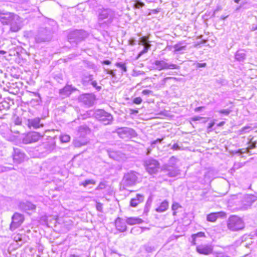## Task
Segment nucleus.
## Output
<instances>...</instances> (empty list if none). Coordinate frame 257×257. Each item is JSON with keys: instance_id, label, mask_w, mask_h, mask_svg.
Here are the masks:
<instances>
[{"instance_id": "9d476101", "label": "nucleus", "mask_w": 257, "mask_h": 257, "mask_svg": "<svg viewBox=\"0 0 257 257\" xmlns=\"http://www.w3.org/2000/svg\"><path fill=\"white\" fill-rule=\"evenodd\" d=\"M23 216L18 213L14 214L12 217V222L10 225V229L13 230L18 227L23 222Z\"/></svg>"}, {"instance_id": "7c9ffc66", "label": "nucleus", "mask_w": 257, "mask_h": 257, "mask_svg": "<svg viewBox=\"0 0 257 257\" xmlns=\"http://www.w3.org/2000/svg\"><path fill=\"white\" fill-rule=\"evenodd\" d=\"M144 5V3L139 1H135L133 2V6L135 8L139 9Z\"/></svg>"}, {"instance_id": "3c124183", "label": "nucleus", "mask_w": 257, "mask_h": 257, "mask_svg": "<svg viewBox=\"0 0 257 257\" xmlns=\"http://www.w3.org/2000/svg\"><path fill=\"white\" fill-rule=\"evenodd\" d=\"M201 118H202V117H200V116H195V117H193L192 119L193 121H197V120H200Z\"/></svg>"}, {"instance_id": "4c0bfd02", "label": "nucleus", "mask_w": 257, "mask_h": 257, "mask_svg": "<svg viewBox=\"0 0 257 257\" xmlns=\"http://www.w3.org/2000/svg\"><path fill=\"white\" fill-rule=\"evenodd\" d=\"M109 156L111 159H113L116 161L117 160V157H116V153L115 152H110L109 154Z\"/></svg>"}, {"instance_id": "1a4fd4ad", "label": "nucleus", "mask_w": 257, "mask_h": 257, "mask_svg": "<svg viewBox=\"0 0 257 257\" xmlns=\"http://www.w3.org/2000/svg\"><path fill=\"white\" fill-rule=\"evenodd\" d=\"M41 138L40 135L36 132L29 133L23 139V143L25 144L36 142Z\"/></svg>"}, {"instance_id": "13d9d810", "label": "nucleus", "mask_w": 257, "mask_h": 257, "mask_svg": "<svg viewBox=\"0 0 257 257\" xmlns=\"http://www.w3.org/2000/svg\"><path fill=\"white\" fill-rule=\"evenodd\" d=\"M81 156V154H78V155H77L76 156H74V157L72 159V161H73L74 159H75L76 158H78L79 157L80 159H81V158H80V157Z\"/></svg>"}, {"instance_id": "f8f14e48", "label": "nucleus", "mask_w": 257, "mask_h": 257, "mask_svg": "<svg viewBox=\"0 0 257 257\" xmlns=\"http://www.w3.org/2000/svg\"><path fill=\"white\" fill-rule=\"evenodd\" d=\"M145 166L147 172L150 174H153L158 171L159 164L158 162H145Z\"/></svg>"}, {"instance_id": "20e7f679", "label": "nucleus", "mask_w": 257, "mask_h": 257, "mask_svg": "<svg viewBox=\"0 0 257 257\" xmlns=\"http://www.w3.org/2000/svg\"><path fill=\"white\" fill-rule=\"evenodd\" d=\"M94 115L96 119L101 121L105 125L110 124L113 119V117L111 114L102 109L96 110Z\"/></svg>"}, {"instance_id": "49530a36", "label": "nucleus", "mask_w": 257, "mask_h": 257, "mask_svg": "<svg viewBox=\"0 0 257 257\" xmlns=\"http://www.w3.org/2000/svg\"><path fill=\"white\" fill-rule=\"evenodd\" d=\"M128 180V177L127 176H124L123 179L122 181V184H123L124 186L125 185V184L126 183V187H127V181Z\"/></svg>"}, {"instance_id": "423d86ee", "label": "nucleus", "mask_w": 257, "mask_h": 257, "mask_svg": "<svg viewBox=\"0 0 257 257\" xmlns=\"http://www.w3.org/2000/svg\"><path fill=\"white\" fill-rule=\"evenodd\" d=\"M156 69L160 71L164 69H178L179 66L176 64H169L164 60H156L154 62Z\"/></svg>"}, {"instance_id": "4d7b16f0", "label": "nucleus", "mask_w": 257, "mask_h": 257, "mask_svg": "<svg viewBox=\"0 0 257 257\" xmlns=\"http://www.w3.org/2000/svg\"><path fill=\"white\" fill-rule=\"evenodd\" d=\"M107 73L110 74L111 75H112L113 76L115 75L113 71L112 70H108L107 72Z\"/></svg>"}, {"instance_id": "4be33fe9", "label": "nucleus", "mask_w": 257, "mask_h": 257, "mask_svg": "<svg viewBox=\"0 0 257 257\" xmlns=\"http://www.w3.org/2000/svg\"><path fill=\"white\" fill-rule=\"evenodd\" d=\"M138 174L136 172H132L130 173V185L134 184L138 180Z\"/></svg>"}, {"instance_id": "c9c22d12", "label": "nucleus", "mask_w": 257, "mask_h": 257, "mask_svg": "<svg viewBox=\"0 0 257 257\" xmlns=\"http://www.w3.org/2000/svg\"><path fill=\"white\" fill-rule=\"evenodd\" d=\"M142 99L140 97H136L133 100L134 103H135L137 104H140L142 102Z\"/></svg>"}, {"instance_id": "8fccbe9b", "label": "nucleus", "mask_w": 257, "mask_h": 257, "mask_svg": "<svg viewBox=\"0 0 257 257\" xmlns=\"http://www.w3.org/2000/svg\"><path fill=\"white\" fill-rule=\"evenodd\" d=\"M191 237L192 238V241H191V243L193 245H195L196 244V237H194L193 236V234H192L191 235Z\"/></svg>"}, {"instance_id": "774afa93", "label": "nucleus", "mask_w": 257, "mask_h": 257, "mask_svg": "<svg viewBox=\"0 0 257 257\" xmlns=\"http://www.w3.org/2000/svg\"><path fill=\"white\" fill-rule=\"evenodd\" d=\"M89 77V80H91L92 79V75H90Z\"/></svg>"}, {"instance_id": "58836bf2", "label": "nucleus", "mask_w": 257, "mask_h": 257, "mask_svg": "<svg viewBox=\"0 0 257 257\" xmlns=\"http://www.w3.org/2000/svg\"><path fill=\"white\" fill-rule=\"evenodd\" d=\"M91 84L92 85L96 88V89L98 90V91H99L101 87L100 86H97V82L96 81H93L91 82Z\"/></svg>"}, {"instance_id": "cd10ccee", "label": "nucleus", "mask_w": 257, "mask_h": 257, "mask_svg": "<svg viewBox=\"0 0 257 257\" xmlns=\"http://www.w3.org/2000/svg\"><path fill=\"white\" fill-rule=\"evenodd\" d=\"M130 225L134 224H140L143 222V220L139 218L130 217Z\"/></svg>"}, {"instance_id": "0eeeda50", "label": "nucleus", "mask_w": 257, "mask_h": 257, "mask_svg": "<svg viewBox=\"0 0 257 257\" xmlns=\"http://www.w3.org/2000/svg\"><path fill=\"white\" fill-rule=\"evenodd\" d=\"M51 39V32L46 29H42L39 31L35 37V40L37 43L49 41Z\"/></svg>"}, {"instance_id": "2f4dec72", "label": "nucleus", "mask_w": 257, "mask_h": 257, "mask_svg": "<svg viewBox=\"0 0 257 257\" xmlns=\"http://www.w3.org/2000/svg\"><path fill=\"white\" fill-rule=\"evenodd\" d=\"M61 141L63 143H67L70 141V137L67 135H64L61 137Z\"/></svg>"}, {"instance_id": "de8ad7c7", "label": "nucleus", "mask_w": 257, "mask_h": 257, "mask_svg": "<svg viewBox=\"0 0 257 257\" xmlns=\"http://www.w3.org/2000/svg\"><path fill=\"white\" fill-rule=\"evenodd\" d=\"M14 240H15L16 241H21V240H22V238H21V235H19V234H17V235H16V236L14 237Z\"/></svg>"}, {"instance_id": "7ed1b4c3", "label": "nucleus", "mask_w": 257, "mask_h": 257, "mask_svg": "<svg viewBox=\"0 0 257 257\" xmlns=\"http://www.w3.org/2000/svg\"><path fill=\"white\" fill-rule=\"evenodd\" d=\"M88 36V33L83 30H75L68 35V41L72 44H77Z\"/></svg>"}, {"instance_id": "aec40b11", "label": "nucleus", "mask_w": 257, "mask_h": 257, "mask_svg": "<svg viewBox=\"0 0 257 257\" xmlns=\"http://www.w3.org/2000/svg\"><path fill=\"white\" fill-rule=\"evenodd\" d=\"M246 58V54L244 50L237 51L235 55V59L238 61H243Z\"/></svg>"}, {"instance_id": "2eb2a0df", "label": "nucleus", "mask_w": 257, "mask_h": 257, "mask_svg": "<svg viewBox=\"0 0 257 257\" xmlns=\"http://www.w3.org/2000/svg\"><path fill=\"white\" fill-rule=\"evenodd\" d=\"M40 121V118L39 117L29 119L28 120V125L30 128L33 127L34 128L37 129L43 126V124L41 123Z\"/></svg>"}, {"instance_id": "ddd939ff", "label": "nucleus", "mask_w": 257, "mask_h": 257, "mask_svg": "<svg viewBox=\"0 0 257 257\" xmlns=\"http://www.w3.org/2000/svg\"><path fill=\"white\" fill-rule=\"evenodd\" d=\"M12 156L14 161H23L27 159L24 152L19 148H14Z\"/></svg>"}, {"instance_id": "6e6552de", "label": "nucleus", "mask_w": 257, "mask_h": 257, "mask_svg": "<svg viewBox=\"0 0 257 257\" xmlns=\"http://www.w3.org/2000/svg\"><path fill=\"white\" fill-rule=\"evenodd\" d=\"M18 19V15L11 13H1L0 21L4 25L10 24L13 20Z\"/></svg>"}, {"instance_id": "052dcab7", "label": "nucleus", "mask_w": 257, "mask_h": 257, "mask_svg": "<svg viewBox=\"0 0 257 257\" xmlns=\"http://www.w3.org/2000/svg\"><path fill=\"white\" fill-rule=\"evenodd\" d=\"M214 123L211 122L209 124L208 128H211L212 127V126L214 125Z\"/></svg>"}, {"instance_id": "dca6fc26", "label": "nucleus", "mask_w": 257, "mask_h": 257, "mask_svg": "<svg viewBox=\"0 0 257 257\" xmlns=\"http://www.w3.org/2000/svg\"><path fill=\"white\" fill-rule=\"evenodd\" d=\"M225 216L226 213L222 211L211 213L207 215V220L210 222H214L218 217H225Z\"/></svg>"}, {"instance_id": "680f3d73", "label": "nucleus", "mask_w": 257, "mask_h": 257, "mask_svg": "<svg viewBox=\"0 0 257 257\" xmlns=\"http://www.w3.org/2000/svg\"><path fill=\"white\" fill-rule=\"evenodd\" d=\"M0 54H2V55H4V54H6V52L4 50H0Z\"/></svg>"}, {"instance_id": "6e6d98bb", "label": "nucleus", "mask_w": 257, "mask_h": 257, "mask_svg": "<svg viewBox=\"0 0 257 257\" xmlns=\"http://www.w3.org/2000/svg\"><path fill=\"white\" fill-rule=\"evenodd\" d=\"M204 108V107H202V106L197 107L195 109V111L196 112L199 111L201 110H202V108Z\"/></svg>"}, {"instance_id": "72a5a7b5", "label": "nucleus", "mask_w": 257, "mask_h": 257, "mask_svg": "<svg viewBox=\"0 0 257 257\" xmlns=\"http://www.w3.org/2000/svg\"><path fill=\"white\" fill-rule=\"evenodd\" d=\"M116 65L119 67L122 71H124V72H126L127 69H126V67L125 66V65L123 63H117L116 64Z\"/></svg>"}, {"instance_id": "c03bdc74", "label": "nucleus", "mask_w": 257, "mask_h": 257, "mask_svg": "<svg viewBox=\"0 0 257 257\" xmlns=\"http://www.w3.org/2000/svg\"><path fill=\"white\" fill-rule=\"evenodd\" d=\"M11 169L10 168H7L6 167H0V172H4L6 171H8Z\"/></svg>"}, {"instance_id": "bb28decb", "label": "nucleus", "mask_w": 257, "mask_h": 257, "mask_svg": "<svg viewBox=\"0 0 257 257\" xmlns=\"http://www.w3.org/2000/svg\"><path fill=\"white\" fill-rule=\"evenodd\" d=\"M72 91L73 89L72 87L71 86L67 85L64 87L62 89H61L60 90V93L64 95H69Z\"/></svg>"}, {"instance_id": "09e8293b", "label": "nucleus", "mask_w": 257, "mask_h": 257, "mask_svg": "<svg viewBox=\"0 0 257 257\" xmlns=\"http://www.w3.org/2000/svg\"><path fill=\"white\" fill-rule=\"evenodd\" d=\"M206 66V64L205 63H197V67L198 68L200 67H205Z\"/></svg>"}, {"instance_id": "603ef678", "label": "nucleus", "mask_w": 257, "mask_h": 257, "mask_svg": "<svg viewBox=\"0 0 257 257\" xmlns=\"http://www.w3.org/2000/svg\"><path fill=\"white\" fill-rule=\"evenodd\" d=\"M102 63L104 64H105V65H109L111 63V62L109 60H106L103 61Z\"/></svg>"}, {"instance_id": "f03ea898", "label": "nucleus", "mask_w": 257, "mask_h": 257, "mask_svg": "<svg viewBox=\"0 0 257 257\" xmlns=\"http://www.w3.org/2000/svg\"><path fill=\"white\" fill-rule=\"evenodd\" d=\"M227 227L232 231H237L244 227L242 219L236 215L230 216L227 221Z\"/></svg>"}, {"instance_id": "a19ab883", "label": "nucleus", "mask_w": 257, "mask_h": 257, "mask_svg": "<svg viewBox=\"0 0 257 257\" xmlns=\"http://www.w3.org/2000/svg\"><path fill=\"white\" fill-rule=\"evenodd\" d=\"M249 127L248 126H245L243 128H242L240 130V134H243L246 132H248V130L249 129Z\"/></svg>"}, {"instance_id": "a18cd8bd", "label": "nucleus", "mask_w": 257, "mask_h": 257, "mask_svg": "<svg viewBox=\"0 0 257 257\" xmlns=\"http://www.w3.org/2000/svg\"><path fill=\"white\" fill-rule=\"evenodd\" d=\"M96 208L97 210L99 211H102V205L100 203H97L96 204Z\"/></svg>"}, {"instance_id": "e2e57ef3", "label": "nucleus", "mask_w": 257, "mask_h": 257, "mask_svg": "<svg viewBox=\"0 0 257 257\" xmlns=\"http://www.w3.org/2000/svg\"><path fill=\"white\" fill-rule=\"evenodd\" d=\"M227 17H228V16H221V19H222V20H225V19H226Z\"/></svg>"}, {"instance_id": "39448f33", "label": "nucleus", "mask_w": 257, "mask_h": 257, "mask_svg": "<svg viewBox=\"0 0 257 257\" xmlns=\"http://www.w3.org/2000/svg\"><path fill=\"white\" fill-rule=\"evenodd\" d=\"M136 42H138L139 45L144 46V49L139 53L138 57L146 53L151 46V45L148 42V38L146 37L140 38L137 41L130 39V45H135Z\"/></svg>"}, {"instance_id": "c756f323", "label": "nucleus", "mask_w": 257, "mask_h": 257, "mask_svg": "<svg viewBox=\"0 0 257 257\" xmlns=\"http://www.w3.org/2000/svg\"><path fill=\"white\" fill-rule=\"evenodd\" d=\"M36 206L31 202H28L25 205V209L26 210H34Z\"/></svg>"}, {"instance_id": "69168bd1", "label": "nucleus", "mask_w": 257, "mask_h": 257, "mask_svg": "<svg viewBox=\"0 0 257 257\" xmlns=\"http://www.w3.org/2000/svg\"><path fill=\"white\" fill-rule=\"evenodd\" d=\"M252 30H257V25L256 26H254L253 25L252 26Z\"/></svg>"}, {"instance_id": "6ab92c4d", "label": "nucleus", "mask_w": 257, "mask_h": 257, "mask_svg": "<svg viewBox=\"0 0 257 257\" xmlns=\"http://www.w3.org/2000/svg\"><path fill=\"white\" fill-rule=\"evenodd\" d=\"M115 226L117 229L120 231H123L126 228L124 222L119 218H118L115 221Z\"/></svg>"}, {"instance_id": "a878e982", "label": "nucleus", "mask_w": 257, "mask_h": 257, "mask_svg": "<svg viewBox=\"0 0 257 257\" xmlns=\"http://www.w3.org/2000/svg\"><path fill=\"white\" fill-rule=\"evenodd\" d=\"M89 132V130L86 126H80L78 128V135L79 136H84Z\"/></svg>"}, {"instance_id": "79ce46f5", "label": "nucleus", "mask_w": 257, "mask_h": 257, "mask_svg": "<svg viewBox=\"0 0 257 257\" xmlns=\"http://www.w3.org/2000/svg\"><path fill=\"white\" fill-rule=\"evenodd\" d=\"M137 134L134 130L130 129V138L135 137Z\"/></svg>"}, {"instance_id": "e433bc0d", "label": "nucleus", "mask_w": 257, "mask_h": 257, "mask_svg": "<svg viewBox=\"0 0 257 257\" xmlns=\"http://www.w3.org/2000/svg\"><path fill=\"white\" fill-rule=\"evenodd\" d=\"M194 237H203L205 236V233L203 232H199L196 234H193Z\"/></svg>"}, {"instance_id": "0e129e2a", "label": "nucleus", "mask_w": 257, "mask_h": 257, "mask_svg": "<svg viewBox=\"0 0 257 257\" xmlns=\"http://www.w3.org/2000/svg\"><path fill=\"white\" fill-rule=\"evenodd\" d=\"M162 140H163V139H157L156 141H155L154 142V143L155 144V143H156L157 142H160H160H161V141H162Z\"/></svg>"}, {"instance_id": "5701e85b", "label": "nucleus", "mask_w": 257, "mask_h": 257, "mask_svg": "<svg viewBox=\"0 0 257 257\" xmlns=\"http://www.w3.org/2000/svg\"><path fill=\"white\" fill-rule=\"evenodd\" d=\"M80 100L83 102L86 105H90L92 103V100L89 95L84 94L82 95L80 98Z\"/></svg>"}, {"instance_id": "4468645a", "label": "nucleus", "mask_w": 257, "mask_h": 257, "mask_svg": "<svg viewBox=\"0 0 257 257\" xmlns=\"http://www.w3.org/2000/svg\"><path fill=\"white\" fill-rule=\"evenodd\" d=\"M10 30L12 32H18L22 28L21 21L20 17L18 16V19L13 20L10 24Z\"/></svg>"}, {"instance_id": "864d4df0", "label": "nucleus", "mask_w": 257, "mask_h": 257, "mask_svg": "<svg viewBox=\"0 0 257 257\" xmlns=\"http://www.w3.org/2000/svg\"><path fill=\"white\" fill-rule=\"evenodd\" d=\"M105 187V184L103 183H101L99 185V188L100 189H103Z\"/></svg>"}, {"instance_id": "ea45409f", "label": "nucleus", "mask_w": 257, "mask_h": 257, "mask_svg": "<svg viewBox=\"0 0 257 257\" xmlns=\"http://www.w3.org/2000/svg\"><path fill=\"white\" fill-rule=\"evenodd\" d=\"M180 207V206L179 205V203L175 202L172 204V209L173 210H176L178 209Z\"/></svg>"}, {"instance_id": "bf43d9fd", "label": "nucleus", "mask_w": 257, "mask_h": 257, "mask_svg": "<svg viewBox=\"0 0 257 257\" xmlns=\"http://www.w3.org/2000/svg\"><path fill=\"white\" fill-rule=\"evenodd\" d=\"M69 257H82V256L81 255H76V254H71L70 255V256Z\"/></svg>"}, {"instance_id": "f704fd0d", "label": "nucleus", "mask_w": 257, "mask_h": 257, "mask_svg": "<svg viewBox=\"0 0 257 257\" xmlns=\"http://www.w3.org/2000/svg\"><path fill=\"white\" fill-rule=\"evenodd\" d=\"M256 143L253 141V139H251L250 142L248 144V148L250 149H252L255 148Z\"/></svg>"}, {"instance_id": "473e14b6", "label": "nucleus", "mask_w": 257, "mask_h": 257, "mask_svg": "<svg viewBox=\"0 0 257 257\" xmlns=\"http://www.w3.org/2000/svg\"><path fill=\"white\" fill-rule=\"evenodd\" d=\"M172 149L174 150H182V144H175L172 146Z\"/></svg>"}, {"instance_id": "338daca9", "label": "nucleus", "mask_w": 257, "mask_h": 257, "mask_svg": "<svg viewBox=\"0 0 257 257\" xmlns=\"http://www.w3.org/2000/svg\"><path fill=\"white\" fill-rule=\"evenodd\" d=\"M148 92H149V91L146 90H145L143 91V93L144 94H147L148 93Z\"/></svg>"}, {"instance_id": "b1692460", "label": "nucleus", "mask_w": 257, "mask_h": 257, "mask_svg": "<svg viewBox=\"0 0 257 257\" xmlns=\"http://www.w3.org/2000/svg\"><path fill=\"white\" fill-rule=\"evenodd\" d=\"M173 48H174V52L175 53H176V52H181V53L182 51L186 50V46L183 45L181 43H179L178 44L175 45L173 46Z\"/></svg>"}, {"instance_id": "c85d7f7f", "label": "nucleus", "mask_w": 257, "mask_h": 257, "mask_svg": "<svg viewBox=\"0 0 257 257\" xmlns=\"http://www.w3.org/2000/svg\"><path fill=\"white\" fill-rule=\"evenodd\" d=\"M95 184V181L92 179L86 180L84 182L81 183L80 185L83 186L84 187H86L89 185H94Z\"/></svg>"}, {"instance_id": "37998d69", "label": "nucleus", "mask_w": 257, "mask_h": 257, "mask_svg": "<svg viewBox=\"0 0 257 257\" xmlns=\"http://www.w3.org/2000/svg\"><path fill=\"white\" fill-rule=\"evenodd\" d=\"M230 112V110L228 109H223L219 111V113L222 114H225V115H228Z\"/></svg>"}, {"instance_id": "a211bd4d", "label": "nucleus", "mask_w": 257, "mask_h": 257, "mask_svg": "<svg viewBox=\"0 0 257 257\" xmlns=\"http://www.w3.org/2000/svg\"><path fill=\"white\" fill-rule=\"evenodd\" d=\"M144 200V196L141 194H138L135 198H132L130 205L132 207H136L139 204L143 202Z\"/></svg>"}, {"instance_id": "412c9836", "label": "nucleus", "mask_w": 257, "mask_h": 257, "mask_svg": "<svg viewBox=\"0 0 257 257\" xmlns=\"http://www.w3.org/2000/svg\"><path fill=\"white\" fill-rule=\"evenodd\" d=\"M117 133L119 137L122 139H125L128 136V130L126 127L118 128Z\"/></svg>"}, {"instance_id": "393cba45", "label": "nucleus", "mask_w": 257, "mask_h": 257, "mask_svg": "<svg viewBox=\"0 0 257 257\" xmlns=\"http://www.w3.org/2000/svg\"><path fill=\"white\" fill-rule=\"evenodd\" d=\"M168 208V202L167 201H164L162 202L160 206L156 209V211L159 212H162L166 211Z\"/></svg>"}, {"instance_id": "9b49d317", "label": "nucleus", "mask_w": 257, "mask_h": 257, "mask_svg": "<svg viewBox=\"0 0 257 257\" xmlns=\"http://www.w3.org/2000/svg\"><path fill=\"white\" fill-rule=\"evenodd\" d=\"M196 251L200 254L208 255L213 251V247L210 244H200L196 246Z\"/></svg>"}, {"instance_id": "5fc2aeb1", "label": "nucleus", "mask_w": 257, "mask_h": 257, "mask_svg": "<svg viewBox=\"0 0 257 257\" xmlns=\"http://www.w3.org/2000/svg\"><path fill=\"white\" fill-rule=\"evenodd\" d=\"M130 112L132 114L137 113L138 111L137 110L130 109Z\"/></svg>"}, {"instance_id": "f3484780", "label": "nucleus", "mask_w": 257, "mask_h": 257, "mask_svg": "<svg viewBox=\"0 0 257 257\" xmlns=\"http://www.w3.org/2000/svg\"><path fill=\"white\" fill-rule=\"evenodd\" d=\"M88 142V140L84 136H79L73 142L74 145L76 147H80L86 145Z\"/></svg>"}, {"instance_id": "f257e3e1", "label": "nucleus", "mask_w": 257, "mask_h": 257, "mask_svg": "<svg viewBox=\"0 0 257 257\" xmlns=\"http://www.w3.org/2000/svg\"><path fill=\"white\" fill-rule=\"evenodd\" d=\"M114 17V13L111 9H100L98 11L97 25L100 28H106L112 22Z\"/></svg>"}]
</instances>
